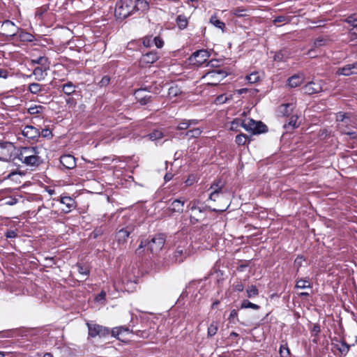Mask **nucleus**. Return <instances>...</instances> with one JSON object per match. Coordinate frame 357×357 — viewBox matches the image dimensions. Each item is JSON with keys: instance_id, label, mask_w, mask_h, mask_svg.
I'll return each instance as SVG.
<instances>
[{"instance_id": "nucleus-1", "label": "nucleus", "mask_w": 357, "mask_h": 357, "mask_svg": "<svg viewBox=\"0 0 357 357\" xmlns=\"http://www.w3.org/2000/svg\"><path fill=\"white\" fill-rule=\"evenodd\" d=\"M242 126L245 130L254 135L261 134L267 131V126L261 121H256L252 119L241 120L236 119L231 122V129L233 130L237 126Z\"/></svg>"}, {"instance_id": "nucleus-2", "label": "nucleus", "mask_w": 357, "mask_h": 357, "mask_svg": "<svg viewBox=\"0 0 357 357\" xmlns=\"http://www.w3.org/2000/svg\"><path fill=\"white\" fill-rule=\"evenodd\" d=\"M165 243V236L163 234L155 235L150 241H142L136 250L137 254L141 255L144 248H147L152 254L157 255Z\"/></svg>"}, {"instance_id": "nucleus-3", "label": "nucleus", "mask_w": 357, "mask_h": 357, "mask_svg": "<svg viewBox=\"0 0 357 357\" xmlns=\"http://www.w3.org/2000/svg\"><path fill=\"white\" fill-rule=\"evenodd\" d=\"M193 254L192 244L187 239L182 240L177 245L171 257L173 263H181Z\"/></svg>"}, {"instance_id": "nucleus-4", "label": "nucleus", "mask_w": 357, "mask_h": 357, "mask_svg": "<svg viewBox=\"0 0 357 357\" xmlns=\"http://www.w3.org/2000/svg\"><path fill=\"white\" fill-rule=\"evenodd\" d=\"M134 13L133 0H119L116 3L114 15L122 20Z\"/></svg>"}, {"instance_id": "nucleus-5", "label": "nucleus", "mask_w": 357, "mask_h": 357, "mask_svg": "<svg viewBox=\"0 0 357 357\" xmlns=\"http://www.w3.org/2000/svg\"><path fill=\"white\" fill-rule=\"evenodd\" d=\"M227 75V73L220 69H215L206 73L202 76V79L208 85H217Z\"/></svg>"}, {"instance_id": "nucleus-6", "label": "nucleus", "mask_w": 357, "mask_h": 357, "mask_svg": "<svg viewBox=\"0 0 357 357\" xmlns=\"http://www.w3.org/2000/svg\"><path fill=\"white\" fill-rule=\"evenodd\" d=\"M86 325L89 330V336L91 337H96L97 336L100 337H105L110 333L108 328L101 325L91 323H87Z\"/></svg>"}, {"instance_id": "nucleus-7", "label": "nucleus", "mask_w": 357, "mask_h": 357, "mask_svg": "<svg viewBox=\"0 0 357 357\" xmlns=\"http://www.w3.org/2000/svg\"><path fill=\"white\" fill-rule=\"evenodd\" d=\"M15 146L10 142H0V160L8 161L10 160Z\"/></svg>"}, {"instance_id": "nucleus-8", "label": "nucleus", "mask_w": 357, "mask_h": 357, "mask_svg": "<svg viewBox=\"0 0 357 357\" xmlns=\"http://www.w3.org/2000/svg\"><path fill=\"white\" fill-rule=\"evenodd\" d=\"M323 90V81L322 80H314L311 81L306 84L303 87V91L305 93L308 95H312L314 93H319Z\"/></svg>"}, {"instance_id": "nucleus-9", "label": "nucleus", "mask_w": 357, "mask_h": 357, "mask_svg": "<svg viewBox=\"0 0 357 357\" xmlns=\"http://www.w3.org/2000/svg\"><path fill=\"white\" fill-rule=\"evenodd\" d=\"M134 231V227L132 225H128L119 229L115 235V240L121 245L126 243L128 238L130 234Z\"/></svg>"}, {"instance_id": "nucleus-10", "label": "nucleus", "mask_w": 357, "mask_h": 357, "mask_svg": "<svg viewBox=\"0 0 357 357\" xmlns=\"http://www.w3.org/2000/svg\"><path fill=\"white\" fill-rule=\"evenodd\" d=\"M210 54L206 50H200L195 52L190 56V60L194 64L202 65L209 58Z\"/></svg>"}, {"instance_id": "nucleus-11", "label": "nucleus", "mask_w": 357, "mask_h": 357, "mask_svg": "<svg viewBox=\"0 0 357 357\" xmlns=\"http://www.w3.org/2000/svg\"><path fill=\"white\" fill-rule=\"evenodd\" d=\"M134 95L137 102L142 105H145L151 101L152 96L144 89L136 90Z\"/></svg>"}, {"instance_id": "nucleus-12", "label": "nucleus", "mask_w": 357, "mask_h": 357, "mask_svg": "<svg viewBox=\"0 0 357 357\" xmlns=\"http://www.w3.org/2000/svg\"><path fill=\"white\" fill-rule=\"evenodd\" d=\"M22 135L29 139L36 141L40 137V132L33 126H26L22 130Z\"/></svg>"}, {"instance_id": "nucleus-13", "label": "nucleus", "mask_w": 357, "mask_h": 357, "mask_svg": "<svg viewBox=\"0 0 357 357\" xmlns=\"http://www.w3.org/2000/svg\"><path fill=\"white\" fill-rule=\"evenodd\" d=\"M337 74L344 76L357 75V61L339 68L337 70Z\"/></svg>"}, {"instance_id": "nucleus-14", "label": "nucleus", "mask_w": 357, "mask_h": 357, "mask_svg": "<svg viewBox=\"0 0 357 357\" xmlns=\"http://www.w3.org/2000/svg\"><path fill=\"white\" fill-rule=\"evenodd\" d=\"M61 164L68 169H74L76 167L75 158L70 154L63 155L60 158Z\"/></svg>"}, {"instance_id": "nucleus-15", "label": "nucleus", "mask_w": 357, "mask_h": 357, "mask_svg": "<svg viewBox=\"0 0 357 357\" xmlns=\"http://www.w3.org/2000/svg\"><path fill=\"white\" fill-rule=\"evenodd\" d=\"M185 200L176 199L171 202L168 206V210L172 213H181L183 211Z\"/></svg>"}, {"instance_id": "nucleus-16", "label": "nucleus", "mask_w": 357, "mask_h": 357, "mask_svg": "<svg viewBox=\"0 0 357 357\" xmlns=\"http://www.w3.org/2000/svg\"><path fill=\"white\" fill-rule=\"evenodd\" d=\"M158 59L159 55L157 52H149L142 55L140 59V63L142 66L146 64H152L154 62H155Z\"/></svg>"}, {"instance_id": "nucleus-17", "label": "nucleus", "mask_w": 357, "mask_h": 357, "mask_svg": "<svg viewBox=\"0 0 357 357\" xmlns=\"http://www.w3.org/2000/svg\"><path fill=\"white\" fill-rule=\"evenodd\" d=\"M19 160L26 166H38L41 162L40 157L31 155L18 156Z\"/></svg>"}, {"instance_id": "nucleus-18", "label": "nucleus", "mask_w": 357, "mask_h": 357, "mask_svg": "<svg viewBox=\"0 0 357 357\" xmlns=\"http://www.w3.org/2000/svg\"><path fill=\"white\" fill-rule=\"evenodd\" d=\"M150 0H133L134 13L135 11L144 12L149 8Z\"/></svg>"}, {"instance_id": "nucleus-19", "label": "nucleus", "mask_w": 357, "mask_h": 357, "mask_svg": "<svg viewBox=\"0 0 357 357\" xmlns=\"http://www.w3.org/2000/svg\"><path fill=\"white\" fill-rule=\"evenodd\" d=\"M130 332L128 327L119 326L115 327L112 331V335L116 337L118 340H121L124 334H128Z\"/></svg>"}, {"instance_id": "nucleus-20", "label": "nucleus", "mask_w": 357, "mask_h": 357, "mask_svg": "<svg viewBox=\"0 0 357 357\" xmlns=\"http://www.w3.org/2000/svg\"><path fill=\"white\" fill-rule=\"evenodd\" d=\"M31 155L32 157H40L37 147H24L21 149L18 156Z\"/></svg>"}, {"instance_id": "nucleus-21", "label": "nucleus", "mask_w": 357, "mask_h": 357, "mask_svg": "<svg viewBox=\"0 0 357 357\" xmlns=\"http://www.w3.org/2000/svg\"><path fill=\"white\" fill-rule=\"evenodd\" d=\"M198 123H199V121L197 119H190V120L183 119L178 123L176 129L178 130H187L189 128H190L191 126L197 125Z\"/></svg>"}, {"instance_id": "nucleus-22", "label": "nucleus", "mask_w": 357, "mask_h": 357, "mask_svg": "<svg viewBox=\"0 0 357 357\" xmlns=\"http://www.w3.org/2000/svg\"><path fill=\"white\" fill-rule=\"evenodd\" d=\"M47 66L36 67L33 71V75H35V79L38 81L44 79L46 75L45 72L47 71Z\"/></svg>"}, {"instance_id": "nucleus-23", "label": "nucleus", "mask_w": 357, "mask_h": 357, "mask_svg": "<svg viewBox=\"0 0 357 357\" xmlns=\"http://www.w3.org/2000/svg\"><path fill=\"white\" fill-rule=\"evenodd\" d=\"M303 77L299 75H294L290 77L287 80L288 85L291 88L300 86L303 83Z\"/></svg>"}, {"instance_id": "nucleus-24", "label": "nucleus", "mask_w": 357, "mask_h": 357, "mask_svg": "<svg viewBox=\"0 0 357 357\" xmlns=\"http://www.w3.org/2000/svg\"><path fill=\"white\" fill-rule=\"evenodd\" d=\"M29 91L32 94H38L40 92L45 91V86L38 83L33 82L29 85Z\"/></svg>"}, {"instance_id": "nucleus-25", "label": "nucleus", "mask_w": 357, "mask_h": 357, "mask_svg": "<svg viewBox=\"0 0 357 357\" xmlns=\"http://www.w3.org/2000/svg\"><path fill=\"white\" fill-rule=\"evenodd\" d=\"M225 186V182L221 179L215 181L211 185L210 189L211 191H215L220 194L222 193V189Z\"/></svg>"}, {"instance_id": "nucleus-26", "label": "nucleus", "mask_w": 357, "mask_h": 357, "mask_svg": "<svg viewBox=\"0 0 357 357\" xmlns=\"http://www.w3.org/2000/svg\"><path fill=\"white\" fill-rule=\"evenodd\" d=\"M312 287V283L308 278L299 279L296 281V288L297 289H311Z\"/></svg>"}, {"instance_id": "nucleus-27", "label": "nucleus", "mask_w": 357, "mask_h": 357, "mask_svg": "<svg viewBox=\"0 0 357 357\" xmlns=\"http://www.w3.org/2000/svg\"><path fill=\"white\" fill-rule=\"evenodd\" d=\"M202 132V129L199 128H195L188 130L185 135L188 137V139L197 138L201 135Z\"/></svg>"}, {"instance_id": "nucleus-28", "label": "nucleus", "mask_w": 357, "mask_h": 357, "mask_svg": "<svg viewBox=\"0 0 357 357\" xmlns=\"http://www.w3.org/2000/svg\"><path fill=\"white\" fill-rule=\"evenodd\" d=\"M17 38L22 42H32L34 40V36L32 34L23 31L19 32Z\"/></svg>"}, {"instance_id": "nucleus-29", "label": "nucleus", "mask_w": 357, "mask_h": 357, "mask_svg": "<svg viewBox=\"0 0 357 357\" xmlns=\"http://www.w3.org/2000/svg\"><path fill=\"white\" fill-rule=\"evenodd\" d=\"M75 85L71 82H68L62 86L63 92L68 96L73 93L75 91Z\"/></svg>"}, {"instance_id": "nucleus-30", "label": "nucleus", "mask_w": 357, "mask_h": 357, "mask_svg": "<svg viewBox=\"0 0 357 357\" xmlns=\"http://www.w3.org/2000/svg\"><path fill=\"white\" fill-rule=\"evenodd\" d=\"M176 22L180 29H185L188 24V18L183 15H178Z\"/></svg>"}, {"instance_id": "nucleus-31", "label": "nucleus", "mask_w": 357, "mask_h": 357, "mask_svg": "<svg viewBox=\"0 0 357 357\" xmlns=\"http://www.w3.org/2000/svg\"><path fill=\"white\" fill-rule=\"evenodd\" d=\"M61 202L65 204L67 207L66 212L70 211L72 208L75 207V201L70 197H63L61 198Z\"/></svg>"}, {"instance_id": "nucleus-32", "label": "nucleus", "mask_w": 357, "mask_h": 357, "mask_svg": "<svg viewBox=\"0 0 357 357\" xmlns=\"http://www.w3.org/2000/svg\"><path fill=\"white\" fill-rule=\"evenodd\" d=\"M293 109L294 105L292 103L284 104L280 107V112L284 116H288L291 114Z\"/></svg>"}, {"instance_id": "nucleus-33", "label": "nucleus", "mask_w": 357, "mask_h": 357, "mask_svg": "<svg viewBox=\"0 0 357 357\" xmlns=\"http://www.w3.org/2000/svg\"><path fill=\"white\" fill-rule=\"evenodd\" d=\"M45 109V107L42 105H33L31 106L28 108V113L31 115L34 114H41L43 110Z\"/></svg>"}, {"instance_id": "nucleus-34", "label": "nucleus", "mask_w": 357, "mask_h": 357, "mask_svg": "<svg viewBox=\"0 0 357 357\" xmlns=\"http://www.w3.org/2000/svg\"><path fill=\"white\" fill-rule=\"evenodd\" d=\"M287 53L288 52L286 50H282L276 52L274 55V60L276 61H284L288 57Z\"/></svg>"}, {"instance_id": "nucleus-35", "label": "nucleus", "mask_w": 357, "mask_h": 357, "mask_svg": "<svg viewBox=\"0 0 357 357\" xmlns=\"http://www.w3.org/2000/svg\"><path fill=\"white\" fill-rule=\"evenodd\" d=\"M328 39L324 37H319L314 40L313 46L317 49L328 44Z\"/></svg>"}, {"instance_id": "nucleus-36", "label": "nucleus", "mask_w": 357, "mask_h": 357, "mask_svg": "<svg viewBox=\"0 0 357 357\" xmlns=\"http://www.w3.org/2000/svg\"><path fill=\"white\" fill-rule=\"evenodd\" d=\"M349 119L350 116L348 113L340 112L336 114V120L339 122H345V123H348Z\"/></svg>"}, {"instance_id": "nucleus-37", "label": "nucleus", "mask_w": 357, "mask_h": 357, "mask_svg": "<svg viewBox=\"0 0 357 357\" xmlns=\"http://www.w3.org/2000/svg\"><path fill=\"white\" fill-rule=\"evenodd\" d=\"M210 22L215 27L219 28L222 30L225 27V23L218 20L216 16H211V17L210 18Z\"/></svg>"}, {"instance_id": "nucleus-38", "label": "nucleus", "mask_w": 357, "mask_h": 357, "mask_svg": "<svg viewBox=\"0 0 357 357\" xmlns=\"http://www.w3.org/2000/svg\"><path fill=\"white\" fill-rule=\"evenodd\" d=\"M149 137L150 139L155 141L162 139L164 137V134L161 130H155L151 132Z\"/></svg>"}, {"instance_id": "nucleus-39", "label": "nucleus", "mask_w": 357, "mask_h": 357, "mask_svg": "<svg viewBox=\"0 0 357 357\" xmlns=\"http://www.w3.org/2000/svg\"><path fill=\"white\" fill-rule=\"evenodd\" d=\"M246 293H247V296L248 298H252V297L258 296L259 291L256 286L251 285V286L248 287V289H246Z\"/></svg>"}, {"instance_id": "nucleus-40", "label": "nucleus", "mask_w": 357, "mask_h": 357, "mask_svg": "<svg viewBox=\"0 0 357 357\" xmlns=\"http://www.w3.org/2000/svg\"><path fill=\"white\" fill-rule=\"evenodd\" d=\"M241 307L242 309L251 308L257 310L260 307L258 305L252 303L248 300H244L241 303Z\"/></svg>"}, {"instance_id": "nucleus-41", "label": "nucleus", "mask_w": 357, "mask_h": 357, "mask_svg": "<svg viewBox=\"0 0 357 357\" xmlns=\"http://www.w3.org/2000/svg\"><path fill=\"white\" fill-rule=\"evenodd\" d=\"M349 42L354 43L353 45L357 43V26L352 27L349 32Z\"/></svg>"}, {"instance_id": "nucleus-42", "label": "nucleus", "mask_w": 357, "mask_h": 357, "mask_svg": "<svg viewBox=\"0 0 357 357\" xmlns=\"http://www.w3.org/2000/svg\"><path fill=\"white\" fill-rule=\"evenodd\" d=\"M218 330V324L216 322H212L208 328V335L214 336Z\"/></svg>"}, {"instance_id": "nucleus-43", "label": "nucleus", "mask_w": 357, "mask_h": 357, "mask_svg": "<svg viewBox=\"0 0 357 357\" xmlns=\"http://www.w3.org/2000/svg\"><path fill=\"white\" fill-rule=\"evenodd\" d=\"M279 352L281 357L290 356V351L287 344H281Z\"/></svg>"}, {"instance_id": "nucleus-44", "label": "nucleus", "mask_w": 357, "mask_h": 357, "mask_svg": "<svg viewBox=\"0 0 357 357\" xmlns=\"http://www.w3.org/2000/svg\"><path fill=\"white\" fill-rule=\"evenodd\" d=\"M289 21H290L289 17L285 16V15H280V16L276 17L273 20V23L274 24H277L278 23L286 24V23L289 22Z\"/></svg>"}, {"instance_id": "nucleus-45", "label": "nucleus", "mask_w": 357, "mask_h": 357, "mask_svg": "<svg viewBox=\"0 0 357 357\" xmlns=\"http://www.w3.org/2000/svg\"><path fill=\"white\" fill-rule=\"evenodd\" d=\"M247 140H248L247 136L245 134L241 133V134L238 135L236 137L235 142L238 145L242 146V145H245L246 144Z\"/></svg>"}, {"instance_id": "nucleus-46", "label": "nucleus", "mask_w": 357, "mask_h": 357, "mask_svg": "<svg viewBox=\"0 0 357 357\" xmlns=\"http://www.w3.org/2000/svg\"><path fill=\"white\" fill-rule=\"evenodd\" d=\"M345 21L350 24L352 27H357V13H354L347 17Z\"/></svg>"}, {"instance_id": "nucleus-47", "label": "nucleus", "mask_w": 357, "mask_h": 357, "mask_svg": "<svg viewBox=\"0 0 357 357\" xmlns=\"http://www.w3.org/2000/svg\"><path fill=\"white\" fill-rule=\"evenodd\" d=\"M246 79L248 81V82L254 84L259 80V75L258 73L255 72L248 75L246 77Z\"/></svg>"}, {"instance_id": "nucleus-48", "label": "nucleus", "mask_w": 357, "mask_h": 357, "mask_svg": "<svg viewBox=\"0 0 357 357\" xmlns=\"http://www.w3.org/2000/svg\"><path fill=\"white\" fill-rule=\"evenodd\" d=\"M232 13L237 17H244L246 16L245 10L242 9L241 8H236L232 10Z\"/></svg>"}, {"instance_id": "nucleus-49", "label": "nucleus", "mask_w": 357, "mask_h": 357, "mask_svg": "<svg viewBox=\"0 0 357 357\" xmlns=\"http://www.w3.org/2000/svg\"><path fill=\"white\" fill-rule=\"evenodd\" d=\"M305 261L303 256H298L294 261V266L298 271V269L302 266L303 262Z\"/></svg>"}, {"instance_id": "nucleus-50", "label": "nucleus", "mask_w": 357, "mask_h": 357, "mask_svg": "<svg viewBox=\"0 0 357 357\" xmlns=\"http://www.w3.org/2000/svg\"><path fill=\"white\" fill-rule=\"evenodd\" d=\"M33 63L40 64L41 66H46L45 63L47 62V58L45 56H40L36 59H32Z\"/></svg>"}, {"instance_id": "nucleus-51", "label": "nucleus", "mask_w": 357, "mask_h": 357, "mask_svg": "<svg viewBox=\"0 0 357 357\" xmlns=\"http://www.w3.org/2000/svg\"><path fill=\"white\" fill-rule=\"evenodd\" d=\"M297 120H298V117L296 116H292L288 122V126L291 127L292 128L298 127V123H297Z\"/></svg>"}, {"instance_id": "nucleus-52", "label": "nucleus", "mask_w": 357, "mask_h": 357, "mask_svg": "<svg viewBox=\"0 0 357 357\" xmlns=\"http://www.w3.org/2000/svg\"><path fill=\"white\" fill-rule=\"evenodd\" d=\"M143 45L144 47H151L153 44V39L151 36H146L143 38Z\"/></svg>"}, {"instance_id": "nucleus-53", "label": "nucleus", "mask_w": 357, "mask_h": 357, "mask_svg": "<svg viewBox=\"0 0 357 357\" xmlns=\"http://www.w3.org/2000/svg\"><path fill=\"white\" fill-rule=\"evenodd\" d=\"M180 93V89L176 86H172L169 89V95L171 96H176Z\"/></svg>"}, {"instance_id": "nucleus-54", "label": "nucleus", "mask_w": 357, "mask_h": 357, "mask_svg": "<svg viewBox=\"0 0 357 357\" xmlns=\"http://www.w3.org/2000/svg\"><path fill=\"white\" fill-rule=\"evenodd\" d=\"M153 41L158 48H161L164 45V41L159 36L154 37Z\"/></svg>"}, {"instance_id": "nucleus-55", "label": "nucleus", "mask_w": 357, "mask_h": 357, "mask_svg": "<svg viewBox=\"0 0 357 357\" xmlns=\"http://www.w3.org/2000/svg\"><path fill=\"white\" fill-rule=\"evenodd\" d=\"M40 132V135L45 138H51L52 137V131L48 128L43 129Z\"/></svg>"}, {"instance_id": "nucleus-56", "label": "nucleus", "mask_w": 357, "mask_h": 357, "mask_svg": "<svg viewBox=\"0 0 357 357\" xmlns=\"http://www.w3.org/2000/svg\"><path fill=\"white\" fill-rule=\"evenodd\" d=\"M77 267L79 274L86 276L89 273V271L86 267H84L81 265H78Z\"/></svg>"}, {"instance_id": "nucleus-57", "label": "nucleus", "mask_w": 357, "mask_h": 357, "mask_svg": "<svg viewBox=\"0 0 357 357\" xmlns=\"http://www.w3.org/2000/svg\"><path fill=\"white\" fill-rule=\"evenodd\" d=\"M18 200L15 197H9L5 201V204L8 206H13L17 203Z\"/></svg>"}, {"instance_id": "nucleus-58", "label": "nucleus", "mask_w": 357, "mask_h": 357, "mask_svg": "<svg viewBox=\"0 0 357 357\" xmlns=\"http://www.w3.org/2000/svg\"><path fill=\"white\" fill-rule=\"evenodd\" d=\"M222 194H220L219 192H217L215 191H211V194H210V196H209V199L212 201H217L218 199V198L220 197V195H222Z\"/></svg>"}, {"instance_id": "nucleus-59", "label": "nucleus", "mask_w": 357, "mask_h": 357, "mask_svg": "<svg viewBox=\"0 0 357 357\" xmlns=\"http://www.w3.org/2000/svg\"><path fill=\"white\" fill-rule=\"evenodd\" d=\"M110 82V78L108 76H104L99 82L100 86H105L108 85Z\"/></svg>"}, {"instance_id": "nucleus-60", "label": "nucleus", "mask_w": 357, "mask_h": 357, "mask_svg": "<svg viewBox=\"0 0 357 357\" xmlns=\"http://www.w3.org/2000/svg\"><path fill=\"white\" fill-rule=\"evenodd\" d=\"M338 349L342 354H347L349 351V347L346 343L342 342Z\"/></svg>"}, {"instance_id": "nucleus-61", "label": "nucleus", "mask_w": 357, "mask_h": 357, "mask_svg": "<svg viewBox=\"0 0 357 357\" xmlns=\"http://www.w3.org/2000/svg\"><path fill=\"white\" fill-rule=\"evenodd\" d=\"M310 58H315L317 56V50L316 48L314 47H312L310 50H308V52L306 54Z\"/></svg>"}, {"instance_id": "nucleus-62", "label": "nucleus", "mask_w": 357, "mask_h": 357, "mask_svg": "<svg viewBox=\"0 0 357 357\" xmlns=\"http://www.w3.org/2000/svg\"><path fill=\"white\" fill-rule=\"evenodd\" d=\"M6 236L9 238H15L17 236V233L15 230H8L6 233Z\"/></svg>"}, {"instance_id": "nucleus-63", "label": "nucleus", "mask_w": 357, "mask_h": 357, "mask_svg": "<svg viewBox=\"0 0 357 357\" xmlns=\"http://www.w3.org/2000/svg\"><path fill=\"white\" fill-rule=\"evenodd\" d=\"M3 27H7V28H12L13 29H15V24L10 21V20H6L3 22Z\"/></svg>"}, {"instance_id": "nucleus-64", "label": "nucleus", "mask_w": 357, "mask_h": 357, "mask_svg": "<svg viewBox=\"0 0 357 357\" xmlns=\"http://www.w3.org/2000/svg\"><path fill=\"white\" fill-rule=\"evenodd\" d=\"M234 289L237 291H243L244 289V286L242 283L238 282L234 285Z\"/></svg>"}]
</instances>
